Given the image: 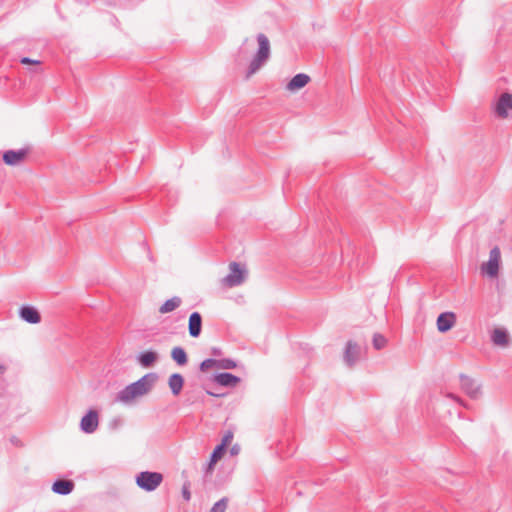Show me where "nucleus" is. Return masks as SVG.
Wrapping results in <instances>:
<instances>
[{"mask_svg":"<svg viewBox=\"0 0 512 512\" xmlns=\"http://www.w3.org/2000/svg\"><path fill=\"white\" fill-rule=\"evenodd\" d=\"M214 381L224 387H235L240 383V378L230 373H220L214 377Z\"/></svg>","mask_w":512,"mask_h":512,"instance_id":"nucleus-13","label":"nucleus"},{"mask_svg":"<svg viewBox=\"0 0 512 512\" xmlns=\"http://www.w3.org/2000/svg\"><path fill=\"white\" fill-rule=\"evenodd\" d=\"M227 508V499H221L220 501L216 502L213 507L211 508L210 512H225Z\"/></svg>","mask_w":512,"mask_h":512,"instance_id":"nucleus-25","label":"nucleus"},{"mask_svg":"<svg viewBox=\"0 0 512 512\" xmlns=\"http://www.w3.org/2000/svg\"><path fill=\"white\" fill-rule=\"evenodd\" d=\"M20 317L31 324H37L41 321L38 310L32 306H23L20 309Z\"/></svg>","mask_w":512,"mask_h":512,"instance_id":"nucleus-12","label":"nucleus"},{"mask_svg":"<svg viewBox=\"0 0 512 512\" xmlns=\"http://www.w3.org/2000/svg\"><path fill=\"white\" fill-rule=\"evenodd\" d=\"M99 424L98 413L95 410H89L85 416L82 417L80 426L85 433L94 432Z\"/></svg>","mask_w":512,"mask_h":512,"instance_id":"nucleus-9","label":"nucleus"},{"mask_svg":"<svg viewBox=\"0 0 512 512\" xmlns=\"http://www.w3.org/2000/svg\"><path fill=\"white\" fill-rule=\"evenodd\" d=\"M463 389L466 392V394L472 399H478L481 396V387L476 382H464Z\"/></svg>","mask_w":512,"mask_h":512,"instance_id":"nucleus-19","label":"nucleus"},{"mask_svg":"<svg viewBox=\"0 0 512 512\" xmlns=\"http://www.w3.org/2000/svg\"><path fill=\"white\" fill-rule=\"evenodd\" d=\"M230 273L223 279V284L226 287H234L242 284L246 277V269L241 267L238 263L232 262L229 265Z\"/></svg>","mask_w":512,"mask_h":512,"instance_id":"nucleus-5","label":"nucleus"},{"mask_svg":"<svg viewBox=\"0 0 512 512\" xmlns=\"http://www.w3.org/2000/svg\"><path fill=\"white\" fill-rule=\"evenodd\" d=\"M168 384L172 393L178 395L183 388L184 379L180 374L176 373L170 376Z\"/></svg>","mask_w":512,"mask_h":512,"instance_id":"nucleus-21","label":"nucleus"},{"mask_svg":"<svg viewBox=\"0 0 512 512\" xmlns=\"http://www.w3.org/2000/svg\"><path fill=\"white\" fill-rule=\"evenodd\" d=\"M30 154L28 147L19 150H8L3 153V161L8 166H18L25 162Z\"/></svg>","mask_w":512,"mask_h":512,"instance_id":"nucleus-7","label":"nucleus"},{"mask_svg":"<svg viewBox=\"0 0 512 512\" xmlns=\"http://www.w3.org/2000/svg\"><path fill=\"white\" fill-rule=\"evenodd\" d=\"M202 319L198 312H194L189 317V334L192 337L199 336L201 332Z\"/></svg>","mask_w":512,"mask_h":512,"instance_id":"nucleus-14","label":"nucleus"},{"mask_svg":"<svg viewBox=\"0 0 512 512\" xmlns=\"http://www.w3.org/2000/svg\"><path fill=\"white\" fill-rule=\"evenodd\" d=\"M501 253L498 247L490 251L489 260L484 262L481 267V273L490 278H497L500 269Z\"/></svg>","mask_w":512,"mask_h":512,"instance_id":"nucleus-4","label":"nucleus"},{"mask_svg":"<svg viewBox=\"0 0 512 512\" xmlns=\"http://www.w3.org/2000/svg\"><path fill=\"white\" fill-rule=\"evenodd\" d=\"M310 76L304 73L295 75L286 85L289 92L295 93L304 88L310 82Z\"/></svg>","mask_w":512,"mask_h":512,"instance_id":"nucleus-10","label":"nucleus"},{"mask_svg":"<svg viewBox=\"0 0 512 512\" xmlns=\"http://www.w3.org/2000/svg\"><path fill=\"white\" fill-rule=\"evenodd\" d=\"M492 341L497 346L506 347L509 342L507 332L500 328L495 329L492 334Z\"/></svg>","mask_w":512,"mask_h":512,"instance_id":"nucleus-18","label":"nucleus"},{"mask_svg":"<svg viewBox=\"0 0 512 512\" xmlns=\"http://www.w3.org/2000/svg\"><path fill=\"white\" fill-rule=\"evenodd\" d=\"M456 323V315L453 312H445L437 318V329L440 332L450 330Z\"/></svg>","mask_w":512,"mask_h":512,"instance_id":"nucleus-11","label":"nucleus"},{"mask_svg":"<svg viewBox=\"0 0 512 512\" xmlns=\"http://www.w3.org/2000/svg\"><path fill=\"white\" fill-rule=\"evenodd\" d=\"M209 395H212V396H216L215 394H213L212 392H208Z\"/></svg>","mask_w":512,"mask_h":512,"instance_id":"nucleus-31","label":"nucleus"},{"mask_svg":"<svg viewBox=\"0 0 512 512\" xmlns=\"http://www.w3.org/2000/svg\"><path fill=\"white\" fill-rule=\"evenodd\" d=\"M182 496L186 501L190 500L191 494H190L189 488L187 486H183Z\"/></svg>","mask_w":512,"mask_h":512,"instance_id":"nucleus-28","label":"nucleus"},{"mask_svg":"<svg viewBox=\"0 0 512 512\" xmlns=\"http://www.w3.org/2000/svg\"><path fill=\"white\" fill-rule=\"evenodd\" d=\"M182 303V300L180 297H172L171 299H168L165 301L159 308V312L161 314L170 313L174 310H176Z\"/></svg>","mask_w":512,"mask_h":512,"instance_id":"nucleus-16","label":"nucleus"},{"mask_svg":"<svg viewBox=\"0 0 512 512\" xmlns=\"http://www.w3.org/2000/svg\"><path fill=\"white\" fill-rule=\"evenodd\" d=\"M4 372V368L0 366V375Z\"/></svg>","mask_w":512,"mask_h":512,"instance_id":"nucleus-30","label":"nucleus"},{"mask_svg":"<svg viewBox=\"0 0 512 512\" xmlns=\"http://www.w3.org/2000/svg\"><path fill=\"white\" fill-rule=\"evenodd\" d=\"M224 451H225V448L223 447V445H218V446L214 449V451H213V453H212V455H211V458H210V464H209V468H210V469L212 468V466H213V465H214L218 460H220V459L222 458Z\"/></svg>","mask_w":512,"mask_h":512,"instance_id":"nucleus-23","label":"nucleus"},{"mask_svg":"<svg viewBox=\"0 0 512 512\" xmlns=\"http://www.w3.org/2000/svg\"><path fill=\"white\" fill-rule=\"evenodd\" d=\"M494 112L500 119L512 117V94L503 93L494 105Z\"/></svg>","mask_w":512,"mask_h":512,"instance_id":"nucleus-6","label":"nucleus"},{"mask_svg":"<svg viewBox=\"0 0 512 512\" xmlns=\"http://www.w3.org/2000/svg\"><path fill=\"white\" fill-rule=\"evenodd\" d=\"M233 437H234V435L231 431L226 432V434L224 435V437L222 439V443L220 445H223V447L226 448L233 440Z\"/></svg>","mask_w":512,"mask_h":512,"instance_id":"nucleus-26","label":"nucleus"},{"mask_svg":"<svg viewBox=\"0 0 512 512\" xmlns=\"http://www.w3.org/2000/svg\"><path fill=\"white\" fill-rule=\"evenodd\" d=\"M240 451V446L239 445H234L231 449H230V452L232 455H237Z\"/></svg>","mask_w":512,"mask_h":512,"instance_id":"nucleus-29","label":"nucleus"},{"mask_svg":"<svg viewBox=\"0 0 512 512\" xmlns=\"http://www.w3.org/2000/svg\"><path fill=\"white\" fill-rule=\"evenodd\" d=\"M171 356L173 360L179 365H184L187 362V355L185 351L180 347L173 348Z\"/></svg>","mask_w":512,"mask_h":512,"instance_id":"nucleus-22","label":"nucleus"},{"mask_svg":"<svg viewBox=\"0 0 512 512\" xmlns=\"http://www.w3.org/2000/svg\"><path fill=\"white\" fill-rule=\"evenodd\" d=\"M73 487L74 484L71 481L58 480L53 484L52 490L57 494L66 495L72 491Z\"/></svg>","mask_w":512,"mask_h":512,"instance_id":"nucleus-17","label":"nucleus"},{"mask_svg":"<svg viewBox=\"0 0 512 512\" xmlns=\"http://www.w3.org/2000/svg\"><path fill=\"white\" fill-rule=\"evenodd\" d=\"M158 358V355L154 351H144L138 356V361L143 367L152 366Z\"/></svg>","mask_w":512,"mask_h":512,"instance_id":"nucleus-20","label":"nucleus"},{"mask_svg":"<svg viewBox=\"0 0 512 512\" xmlns=\"http://www.w3.org/2000/svg\"><path fill=\"white\" fill-rule=\"evenodd\" d=\"M156 381L155 374H147L137 382L128 386L121 394V400L128 402L134 398L140 397L150 391Z\"/></svg>","mask_w":512,"mask_h":512,"instance_id":"nucleus-1","label":"nucleus"},{"mask_svg":"<svg viewBox=\"0 0 512 512\" xmlns=\"http://www.w3.org/2000/svg\"><path fill=\"white\" fill-rule=\"evenodd\" d=\"M163 481V475L158 472L144 471L137 475L136 484L145 491H154Z\"/></svg>","mask_w":512,"mask_h":512,"instance_id":"nucleus-3","label":"nucleus"},{"mask_svg":"<svg viewBox=\"0 0 512 512\" xmlns=\"http://www.w3.org/2000/svg\"><path fill=\"white\" fill-rule=\"evenodd\" d=\"M387 340L386 338L381 334H375L373 336V346L375 349L379 350L386 346Z\"/></svg>","mask_w":512,"mask_h":512,"instance_id":"nucleus-24","label":"nucleus"},{"mask_svg":"<svg viewBox=\"0 0 512 512\" xmlns=\"http://www.w3.org/2000/svg\"><path fill=\"white\" fill-rule=\"evenodd\" d=\"M236 366V362L230 359H206L200 364V370L202 372H208L211 369H233Z\"/></svg>","mask_w":512,"mask_h":512,"instance_id":"nucleus-8","label":"nucleus"},{"mask_svg":"<svg viewBox=\"0 0 512 512\" xmlns=\"http://www.w3.org/2000/svg\"><path fill=\"white\" fill-rule=\"evenodd\" d=\"M259 50L251 61L248 71V76L256 73L260 67L266 62L270 54V43L264 34L258 35Z\"/></svg>","mask_w":512,"mask_h":512,"instance_id":"nucleus-2","label":"nucleus"},{"mask_svg":"<svg viewBox=\"0 0 512 512\" xmlns=\"http://www.w3.org/2000/svg\"><path fill=\"white\" fill-rule=\"evenodd\" d=\"M359 348L356 343L349 341L346 345L344 359L347 364L352 365L358 358Z\"/></svg>","mask_w":512,"mask_h":512,"instance_id":"nucleus-15","label":"nucleus"},{"mask_svg":"<svg viewBox=\"0 0 512 512\" xmlns=\"http://www.w3.org/2000/svg\"><path fill=\"white\" fill-rule=\"evenodd\" d=\"M21 63L23 65H39L41 62L39 60H36V59H31V58H28V57H24L21 59Z\"/></svg>","mask_w":512,"mask_h":512,"instance_id":"nucleus-27","label":"nucleus"}]
</instances>
